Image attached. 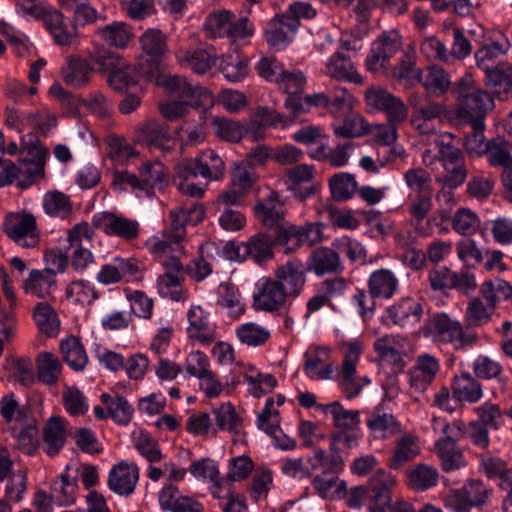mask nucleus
Listing matches in <instances>:
<instances>
[{
  "instance_id": "obj_1",
  "label": "nucleus",
  "mask_w": 512,
  "mask_h": 512,
  "mask_svg": "<svg viewBox=\"0 0 512 512\" xmlns=\"http://www.w3.org/2000/svg\"><path fill=\"white\" fill-rule=\"evenodd\" d=\"M226 173L225 163L212 149H206L194 158H187L175 167L173 182L184 195L204 196L209 182L221 181Z\"/></svg>"
},
{
  "instance_id": "obj_2",
  "label": "nucleus",
  "mask_w": 512,
  "mask_h": 512,
  "mask_svg": "<svg viewBox=\"0 0 512 512\" xmlns=\"http://www.w3.org/2000/svg\"><path fill=\"white\" fill-rule=\"evenodd\" d=\"M205 209L200 203H189L170 211V226L149 237L145 248L155 257L182 254L185 250L186 226L203 221Z\"/></svg>"
},
{
  "instance_id": "obj_3",
  "label": "nucleus",
  "mask_w": 512,
  "mask_h": 512,
  "mask_svg": "<svg viewBox=\"0 0 512 512\" xmlns=\"http://www.w3.org/2000/svg\"><path fill=\"white\" fill-rule=\"evenodd\" d=\"M452 95L457 102L453 110L455 119L460 123L482 125L485 112L492 105V98L476 85L471 75L463 76L454 84Z\"/></svg>"
},
{
  "instance_id": "obj_4",
  "label": "nucleus",
  "mask_w": 512,
  "mask_h": 512,
  "mask_svg": "<svg viewBox=\"0 0 512 512\" xmlns=\"http://www.w3.org/2000/svg\"><path fill=\"white\" fill-rule=\"evenodd\" d=\"M424 334L437 344L451 345L456 351H466L479 340L475 331L464 327L458 319L445 312L434 313L429 317Z\"/></svg>"
},
{
  "instance_id": "obj_5",
  "label": "nucleus",
  "mask_w": 512,
  "mask_h": 512,
  "mask_svg": "<svg viewBox=\"0 0 512 512\" xmlns=\"http://www.w3.org/2000/svg\"><path fill=\"white\" fill-rule=\"evenodd\" d=\"M308 462L313 470H322L312 480L318 495L324 499L339 498L346 489V483L339 478V473L344 468L341 454L327 455L323 449L318 448Z\"/></svg>"
},
{
  "instance_id": "obj_6",
  "label": "nucleus",
  "mask_w": 512,
  "mask_h": 512,
  "mask_svg": "<svg viewBox=\"0 0 512 512\" xmlns=\"http://www.w3.org/2000/svg\"><path fill=\"white\" fill-rule=\"evenodd\" d=\"M455 135L443 132L435 139L438 148L437 160L443 168V174L435 177L436 183H445L447 187L462 186L468 176L464 152L454 145Z\"/></svg>"
},
{
  "instance_id": "obj_7",
  "label": "nucleus",
  "mask_w": 512,
  "mask_h": 512,
  "mask_svg": "<svg viewBox=\"0 0 512 512\" xmlns=\"http://www.w3.org/2000/svg\"><path fill=\"white\" fill-rule=\"evenodd\" d=\"M141 54L137 60L138 72L147 80L159 73L160 63L168 53L167 36L160 29L149 28L139 38Z\"/></svg>"
},
{
  "instance_id": "obj_8",
  "label": "nucleus",
  "mask_w": 512,
  "mask_h": 512,
  "mask_svg": "<svg viewBox=\"0 0 512 512\" xmlns=\"http://www.w3.org/2000/svg\"><path fill=\"white\" fill-rule=\"evenodd\" d=\"M343 361L341 365L339 387L348 399L357 396L362 388L370 383L367 376L357 377L356 366L362 353V343L359 340H349L342 344Z\"/></svg>"
},
{
  "instance_id": "obj_9",
  "label": "nucleus",
  "mask_w": 512,
  "mask_h": 512,
  "mask_svg": "<svg viewBox=\"0 0 512 512\" xmlns=\"http://www.w3.org/2000/svg\"><path fill=\"white\" fill-rule=\"evenodd\" d=\"M2 231L22 248H34L40 242L36 218L30 213H8L2 222Z\"/></svg>"
},
{
  "instance_id": "obj_10",
  "label": "nucleus",
  "mask_w": 512,
  "mask_h": 512,
  "mask_svg": "<svg viewBox=\"0 0 512 512\" xmlns=\"http://www.w3.org/2000/svg\"><path fill=\"white\" fill-rule=\"evenodd\" d=\"M315 167L311 164H297L286 168L282 181L287 191L301 202L311 198L317 192L318 186L315 177Z\"/></svg>"
},
{
  "instance_id": "obj_11",
  "label": "nucleus",
  "mask_w": 512,
  "mask_h": 512,
  "mask_svg": "<svg viewBox=\"0 0 512 512\" xmlns=\"http://www.w3.org/2000/svg\"><path fill=\"white\" fill-rule=\"evenodd\" d=\"M440 369V360L436 356L429 353L418 355L414 364L406 372L410 391L424 394L435 382Z\"/></svg>"
},
{
  "instance_id": "obj_12",
  "label": "nucleus",
  "mask_w": 512,
  "mask_h": 512,
  "mask_svg": "<svg viewBox=\"0 0 512 512\" xmlns=\"http://www.w3.org/2000/svg\"><path fill=\"white\" fill-rule=\"evenodd\" d=\"M288 295L271 277L260 279L257 292L253 296V307L256 311L280 315L288 311L290 304Z\"/></svg>"
},
{
  "instance_id": "obj_13",
  "label": "nucleus",
  "mask_w": 512,
  "mask_h": 512,
  "mask_svg": "<svg viewBox=\"0 0 512 512\" xmlns=\"http://www.w3.org/2000/svg\"><path fill=\"white\" fill-rule=\"evenodd\" d=\"M396 486L397 479L390 471L383 468L376 470L367 485L369 512H388Z\"/></svg>"
},
{
  "instance_id": "obj_14",
  "label": "nucleus",
  "mask_w": 512,
  "mask_h": 512,
  "mask_svg": "<svg viewBox=\"0 0 512 512\" xmlns=\"http://www.w3.org/2000/svg\"><path fill=\"white\" fill-rule=\"evenodd\" d=\"M92 226L111 237L131 241L138 237L140 224L137 220L102 211L92 217Z\"/></svg>"
},
{
  "instance_id": "obj_15",
  "label": "nucleus",
  "mask_w": 512,
  "mask_h": 512,
  "mask_svg": "<svg viewBox=\"0 0 512 512\" xmlns=\"http://www.w3.org/2000/svg\"><path fill=\"white\" fill-rule=\"evenodd\" d=\"M271 279L290 299H296L304 290L307 281L306 269L300 260H288L275 269Z\"/></svg>"
},
{
  "instance_id": "obj_16",
  "label": "nucleus",
  "mask_w": 512,
  "mask_h": 512,
  "mask_svg": "<svg viewBox=\"0 0 512 512\" xmlns=\"http://www.w3.org/2000/svg\"><path fill=\"white\" fill-rule=\"evenodd\" d=\"M140 478V468L134 462L120 460L109 470L107 486L120 497H130L136 490Z\"/></svg>"
},
{
  "instance_id": "obj_17",
  "label": "nucleus",
  "mask_w": 512,
  "mask_h": 512,
  "mask_svg": "<svg viewBox=\"0 0 512 512\" xmlns=\"http://www.w3.org/2000/svg\"><path fill=\"white\" fill-rule=\"evenodd\" d=\"M162 85L172 97L190 103L194 108L212 104V94L206 88L193 85L185 77L168 76Z\"/></svg>"
},
{
  "instance_id": "obj_18",
  "label": "nucleus",
  "mask_w": 512,
  "mask_h": 512,
  "mask_svg": "<svg viewBox=\"0 0 512 512\" xmlns=\"http://www.w3.org/2000/svg\"><path fill=\"white\" fill-rule=\"evenodd\" d=\"M164 273L156 280V289L160 297L172 301L183 299V265L180 260L171 256L163 262Z\"/></svg>"
},
{
  "instance_id": "obj_19",
  "label": "nucleus",
  "mask_w": 512,
  "mask_h": 512,
  "mask_svg": "<svg viewBox=\"0 0 512 512\" xmlns=\"http://www.w3.org/2000/svg\"><path fill=\"white\" fill-rule=\"evenodd\" d=\"M31 159L24 158L17 165V186L26 189L42 180L45 176V159L48 152L38 144L28 148Z\"/></svg>"
},
{
  "instance_id": "obj_20",
  "label": "nucleus",
  "mask_w": 512,
  "mask_h": 512,
  "mask_svg": "<svg viewBox=\"0 0 512 512\" xmlns=\"http://www.w3.org/2000/svg\"><path fill=\"white\" fill-rule=\"evenodd\" d=\"M422 315L423 307L418 300L402 297L385 309L383 318L387 324L411 328L421 321Z\"/></svg>"
},
{
  "instance_id": "obj_21",
  "label": "nucleus",
  "mask_w": 512,
  "mask_h": 512,
  "mask_svg": "<svg viewBox=\"0 0 512 512\" xmlns=\"http://www.w3.org/2000/svg\"><path fill=\"white\" fill-rule=\"evenodd\" d=\"M140 140L150 151H160L163 154L169 153L175 148L176 142L171 137L168 126L157 120L149 119L137 127Z\"/></svg>"
},
{
  "instance_id": "obj_22",
  "label": "nucleus",
  "mask_w": 512,
  "mask_h": 512,
  "mask_svg": "<svg viewBox=\"0 0 512 512\" xmlns=\"http://www.w3.org/2000/svg\"><path fill=\"white\" fill-rule=\"evenodd\" d=\"M399 435L386 460V465L390 470L402 469L421 453L420 438L418 435L408 431H404Z\"/></svg>"
},
{
  "instance_id": "obj_23",
  "label": "nucleus",
  "mask_w": 512,
  "mask_h": 512,
  "mask_svg": "<svg viewBox=\"0 0 512 512\" xmlns=\"http://www.w3.org/2000/svg\"><path fill=\"white\" fill-rule=\"evenodd\" d=\"M407 343L406 337L399 334H389L377 338L373 347L383 362L392 365L398 370H403L407 365L405 359V346Z\"/></svg>"
},
{
  "instance_id": "obj_24",
  "label": "nucleus",
  "mask_w": 512,
  "mask_h": 512,
  "mask_svg": "<svg viewBox=\"0 0 512 512\" xmlns=\"http://www.w3.org/2000/svg\"><path fill=\"white\" fill-rule=\"evenodd\" d=\"M189 326L187 336L202 345H209L216 339L215 326L209 320V312L200 305H192L187 311Z\"/></svg>"
},
{
  "instance_id": "obj_25",
  "label": "nucleus",
  "mask_w": 512,
  "mask_h": 512,
  "mask_svg": "<svg viewBox=\"0 0 512 512\" xmlns=\"http://www.w3.org/2000/svg\"><path fill=\"white\" fill-rule=\"evenodd\" d=\"M117 57L115 55L107 54L97 59V64L100 65L103 70H111L108 77V83L115 91H123L138 82V77H143L137 70V63L134 67L125 66L115 68L117 65Z\"/></svg>"
},
{
  "instance_id": "obj_26",
  "label": "nucleus",
  "mask_w": 512,
  "mask_h": 512,
  "mask_svg": "<svg viewBox=\"0 0 512 512\" xmlns=\"http://www.w3.org/2000/svg\"><path fill=\"white\" fill-rule=\"evenodd\" d=\"M177 63L199 75L208 72L216 63V53L214 50L206 48H185L179 47L175 51Z\"/></svg>"
},
{
  "instance_id": "obj_27",
  "label": "nucleus",
  "mask_w": 512,
  "mask_h": 512,
  "mask_svg": "<svg viewBox=\"0 0 512 512\" xmlns=\"http://www.w3.org/2000/svg\"><path fill=\"white\" fill-rule=\"evenodd\" d=\"M306 264L308 271L318 277L326 274H338L344 269L336 249L326 246L315 248L308 256Z\"/></svg>"
},
{
  "instance_id": "obj_28",
  "label": "nucleus",
  "mask_w": 512,
  "mask_h": 512,
  "mask_svg": "<svg viewBox=\"0 0 512 512\" xmlns=\"http://www.w3.org/2000/svg\"><path fill=\"white\" fill-rule=\"evenodd\" d=\"M254 212L261 225L268 229L274 230L286 222L284 205L278 192L274 190L255 205Z\"/></svg>"
},
{
  "instance_id": "obj_29",
  "label": "nucleus",
  "mask_w": 512,
  "mask_h": 512,
  "mask_svg": "<svg viewBox=\"0 0 512 512\" xmlns=\"http://www.w3.org/2000/svg\"><path fill=\"white\" fill-rule=\"evenodd\" d=\"M94 73L91 63L81 57L66 58L61 67V78L64 83L73 88H83L89 85Z\"/></svg>"
},
{
  "instance_id": "obj_30",
  "label": "nucleus",
  "mask_w": 512,
  "mask_h": 512,
  "mask_svg": "<svg viewBox=\"0 0 512 512\" xmlns=\"http://www.w3.org/2000/svg\"><path fill=\"white\" fill-rule=\"evenodd\" d=\"M323 72L325 75L338 81L354 84L363 83V77L357 71L350 57L343 54L339 49L326 60Z\"/></svg>"
},
{
  "instance_id": "obj_31",
  "label": "nucleus",
  "mask_w": 512,
  "mask_h": 512,
  "mask_svg": "<svg viewBox=\"0 0 512 512\" xmlns=\"http://www.w3.org/2000/svg\"><path fill=\"white\" fill-rule=\"evenodd\" d=\"M366 424L375 439L386 440L402 433V425L398 419L380 406L371 412Z\"/></svg>"
},
{
  "instance_id": "obj_32",
  "label": "nucleus",
  "mask_w": 512,
  "mask_h": 512,
  "mask_svg": "<svg viewBox=\"0 0 512 512\" xmlns=\"http://www.w3.org/2000/svg\"><path fill=\"white\" fill-rule=\"evenodd\" d=\"M297 30L296 21L289 19L283 12L269 21L265 30V39L271 47L280 49L293 39Z\"/></svg>"
},
{
  "instance_id": "obj_33",
  "label": "nucleus",
  "mask_w": 512,
  "mask_h": 512,
  "mask_svg": "<svg viewBox=\"0 0 512 512\" xmlns=\"http://www.w3.org/2000/svg\"><path fill=\"white\" fill-rule=\"evenodd\" d=\"M67 439V420L62 416H50L43 427L45 453L54 457L59 454Z\"/></svg>"
},
{
  "instance_id": "obj_34",
  "label": "nucleus",
  "mask_w": 512,
  "mask_h": 512,
  "mask_svg": "<svg viewBox=\"0 0 512 512\" xmlns=\"http://www.w3.org/2000/svg\"><path fill=\"white\" fill-rule=\"evenodd\" d=\"M367 287L373 297L382 300L393 298L399 290V279L387 268H379L370 273Z\"/></svg>"
},
{
  "instance_id": "obj_35",
  "label": "nucleus",
  "mask_w": 512,
  "mask_h": 512,
  "mask_svg": "<svg viewBox=\"0 0 512 512\" xmlns=\"http://www.w3.org/2000/svg\"><path fill=\"white\" fill-rule=\"evenodd\" d=\"M452 396L463 403L475 404L483 397V386L479 379L469 372H463L452 379Z\"/></svg>"
},
{
  "instance_id": "obj_36",
  "label": "nucleus",
  "mask_w": 512,
  "mask_h": 512,
  "mask_svg": "<svg viewBox=\"0 0 512 512\" xmlns=\"http://www.w3.org/2000/svg\"><path fill=\"white\" fill-rule=\"evenodd\" d=\"M57 287L55 274L49 269H33L23 283L24 292L41 299H49Z\"/></svg>"
},
{
  "instance_id": "obj_37",
  "label": "nucleus",
  "mask_w": 512,
  "mask_h": 512,
  "mask_svg": "<svg viewBox=\"0 0 512 512\" xmlns=\"http://www.w3.org/2000/svg\"><path fill=\"white\" fill-rule=\"evenodd\" d=\"M438 482L439 472L437 468L426 463H418L405 473L407 487L417 493L436 487Z\"/></svg>"
},
{
  "instance_id": "obj_38",
  "label": "nucleus",
  "mask_w": 512,
  "mask_h": 512,
  "mask_svg": "<svg viewBox=\"0 0 512 512\" xmlns=\"http://www.w3.org/2000/svg\"><path fill=\"white\" fill-rule=\"evenodd\" d=\"M216 305L226 310L231 319H238L246 310V304L239 288L231 282H222L217 289Z\"/></svg>"
},
{
  "instance_id": "obj_39",
  "label": "nucleus",
  "mask_w": 512,
  "mask_h": 512,
  "mask_svg": "<svg viewBox=\"0 0 512 512\" xmlns=\"http://www.w3.org/2000/svg\"><path fill=\"white\" fill-rule=\"evenodd\" d=\"M59 349L63 361L70 369L82 372L88 364L89 358L79 337L70 334L61 339Z\"/></svg>"
},
{
  "instance_id": "obj_40",
  "label": "nucleus",
  "mask_w": 512,
  "mask_h": 512,
  "mask_svg": "<svg viewBox=\"0 0 512 512\" xmlns=\"http://www.w3.org/2000/svg\"><path fill=\"white\" fill-rule=\"evenodd\" d=\"M445 108L437 102H428L424 109L413 112L410 123L412 128L421 135H432L437 131L435 121L440 120Z\"/></svg>"
},
{
  "instance_id": "obj_41",
  "label": "nucleus",
  "mask_w": 512,
  "mask_h": 512,
  "mask_svg": "<svg viewBox=\"0 0 512 512\" xmlns=\"http://www.w3.org/2000/svg\"><path fill=\"white\" fill-rule=\"evenodd\" d=\"M44 25L53 36L55 42L62 46L71 45L77 33L76 27L66 21L64 15L58 11H49L44 18Z\"/></svg>"
},
{
  "instance_id": "obj_42",
  "label": "nucleus",
  "mask_w": 512,
  "mask_h": 512,
  "mask_svg": "<svg viewBox=\"0 0 512 512\" xmlns=\"http://www.w3.org/2000/svg\"><path fill=\"white\" fill-rule=\"evenodd\" d=\"M78 492V481L76 477H72L66 471L56 477L51 483L50 493L55 505L69 506L75 503Z\"/></svg>"
},
{
  "instance_id": "obj_43",
  "label": "nucleus",
  "mask_w": 512,
  "mask_h": 512,
  "mask_svg": "<svg viewBox=\"0 0 512 512\" xmlns=\"http://www.w3.org/2000/svg\"><path fill=\"white\" fill-rule=\"evenodd\" d=\"M100 400L108 410L109 417L116 424L127 426L132 421L134 408L124 396L102 393Z\"/></svg>"
},
{
  "instance_id": "obj_44",
  "label": "nucleus",
  "mask_w": 512,
  "mask_h": 512,
  "mask_svg": "<svg viewBox=\"0 0 512 512\" xmlns=\"http://www.w3.org/2000/svg\"><path fill=\"white\" fill-rule=\"evenodd\" d=\"M418 83L433 96H443L451 87L450 75L444 68L437 65H429L425 72H421Z\"/></svg>"
},
{
  "instance_id": "obj_45",
  "label": "nucleus",
  "mask_w": 512,
  "mask_h": 512,
  "mask_svg": "<svg viewBox=\"0 0 512 512\" xmlns=\"http://www.w3.org/2000/svg\"><path fill=\"white\" fill-rule=\"evenodd\" d=\"M139 174L145 188V196H150L155 188L162 189L168 181V169L158 160L145 161L139 169Z\"/></svg>"
},
{
  "instance_id": "obj_46",
  "label": "nucleus",
  "mask_w": 512,
  "mask_h": 512,
  "mask_svg": "<svg viewBox=\"0 0 512 512\" xmlns=\"http://www.w3.org/2000/svg\"><path fill=\"white\" fill-rule=\"evenodd\" d=\"M324 414L331 416L333 425L338 431L360 428V416L358 410H348L338 402L318 405Z\"/></svg>"
},
{
  "instance_id": "obj_47",
  "label": "nucleus",
  "mask_w": 512,
  "mask_h": 512,
  "mask_svg": "<svg viewBox=\"0 0 512 512\" xmlns=\"http://www.w3.org/2000/svg\"><path fill=\"white\" fill-rule=\"evenodd\" d=\"M482 147L490 166L500 168L512 166V143L510 141L503 137H496Z\"/></svg>"
},
{
  "instance_id": "obj_48",
  "label": "nucleus",
  "mask_w": 512,
  "mask_h": 512,
  "mask_svg": "<svg viewBox=\"0 0 512 512\" xmlns=\"http://www.w3.org/2000/svg\"><path fill=\"white\" fill-rule=\"evenodd\" d=\"M496 309L484 301L481 297H472L468 302L464 313L467 328L483 327L487 325Z\"/></svg>"
},
{
  "instance_id": "obj_49",
  "label": "nucleus",
  "mask_w": 512,
  "mask_h": 512,
  "mask_svg": "<svg viewBox=\"0 0 512 512\" xmlns=\"http://www.w3.org/2000/svg\"><path fill=\"white\" fill-rule=\"evenodd\" d=\"M36 368L38 380L49 386L57 383L62 372V364L58 357L47 351L37 355Z\"/></svg>"
},
{
  "instance_id": "obj_50",
  "label": "nucleus",
  "mask_w": 512,
  "mask_h": 512,
  "mask_svg": "<svg viewBox=\"0 0 512 512\" xmlns=\"http://www.w3.org/2000/svg\"><path fill=\"white\" fill-rule=\"evenodd\" d=\"M434 451L439 459L441 469L446 473L467 466V459L458 444L443 443L442 446H434Z\"/></svg>"
},
{
  "instance_id": "obj_51",
  "label": "nucleus",
  "mask_w": 512,
  "mask_h": 512,
  "mask_svg": "<svg viewBox=\"0 0 512 512\" xmlns=\"http://www.w3.org/2000/svg\"><path fill=\"white\" fill-rule=\"evenodd\" d=\"M329 189L335 201L344 202L353 198L357 193L358 183L355 175L348 172H338L329 179Z\"/></svg>"
},
{
  "instance_id": "obj_52",
  "label": "nucleus",
  "mask_w": 512,
  "mask_h": 512,
  "mask_svg": "<svg viewBox=\"0 0 512 512\" xmlns=\"http://www.w3.org/2000/svg\"><path fill=\"white\" fill-rule=\"evenodd\" d=\"M479 292L481 298L496 309L498 303L512 297V286L502 278H494L484 281Z\"/></svg>"
},
{
  "instance_id": "obj_53",
  "label": "nucleus",
  "mask_w": 512,
  "mask_h": 512,
  "mask_svg": "<svg viewBox=\"0 0 512 512\" xmlns=\"http://www.w3.org/2000/svg\"><path fill=\"white\" fill-rule=\"evenodd\" d=\"M432 428L434 432H440L441 437L434 442V446H442L443 443L458 444L464 437L465 424L462 420L446 421L441 417H433Z\"/></svg>"
},
{
  "instance_id": "obj_54",
  "label": "nucleus",
  "mask_w": 512,
  "mask_h": 512,
  "mask_svg": "<svg viewBox=\"0 0 512 512\" xmlns=\"http://www.w3.org/2000/svg\"><path fill=\"white\" fill-rule=\"evenodd\" d=\"M212 413L215 420L213 434H216L218 430L228 431L233 434L239 432L241 419L231 402L222 403L218 407L214 408Z\"/></svg>"
},
{
  "instance_id": "obj_55",
  "label": "nucleus",
  "mask_w": 512,
  "mask_h": 512,
  "mask_svg": "<svg viewBox=\"0 0 512 512\" xmlns=\"http://www.w3.org/2000/svg\"><path fill=\"white\" fill-rule=\"evenodd\" d=\"M234 13L229 10H218L210 13L203 24L204 31L211 38H228Z\"/></svg>"
},
{
  "instance_id": "obj_56",
  "label": "nucleus",
  "mask_w": 512,
  "mask_h": 512,
  "mask_svg": "<svg viewBox=\"0 0 512 512\" xmlns=\"http://www.w3.org/2000/svg\"><path fill=\"white\" fill-rule=\"evenodd\" d=\"M65 296L74 303L92 305L98 298L99 292L95 285L88 280L79 279L70 282L65 289Z\"/></svg>"
},
{
  "instance_id": "obj_57",
  "label": "nucleus",
  "mask_w": 512,
  "mask_h": 512,
  "mask_svg": "<svg viewBox=\"0 0 512 512\" xmlns=\"http://www.w3.org/2000/svg\"><path fill=\"white\" fill-rule=\"evenodd\" d=\"M43 209L51 217L65 219L73 210L71 199L60 191H48L43 197Z\"/></svg>"
},
{
  "instance_id": "obj_58",
  "label": "nucleus",
  "mask_w": 512,
  "mask_h": 512,
  "mask_svg": "<svg viewBox=\"0 0 512 512\" xmlns=\"http://www.w3.org/2000/svg\"><path fill=\"white\" fill-rule=\"evenodd\" d=\"M247 254L256 264H263L273 258V240L265 233H257L247 241Z\"/></svg>"
},
{
  "instance_id": "obj_59",
  "label": "nucleus",
  "mask_w": 512,
  "mask_h": 512,
  "mask_svg": "<svg viewBox=\"0 0 512 512\" xmlns=\"http://www.w3.org/2000/svg\"><path fill=\"white\" fill-rule=\"evenodd\" d=\"M220 70L233 83L242 81L248 75V59L237 53L222 56Z\"/></svg>"
},
{
  "instance_id": "obj_60",
  "label": "nucleus",
  "mask_w": 512,
  "mask_h": 512,
  "mask_svg": "<svg viewBox=\"0 0 512 512\" xmlns=\"http://www.w3.org/2000/svg\"><path fill=\"white\" fill-rule=\"evenodd\" d=\"M62 405L72 417L84 416L90 407L87 396L76 386H66L64 388Z\"/></svg>"
},
{
  "instance_id": "obj_61",
  "label": "nucleus",
  "mask_w": 512,
  "mask_h": 512,
  "mask_svg": "<svg viewBox=\"0 0 512 512\" xmlns=\"http://www.w3.org/2000/svg\"><path fill=\"white\" fill-rule=\"evenodd\" d=\"M481 220L476 212L469 208H459L451 218L454 232L462 236H472L480 229Z\"/></svg>"
},
{
  "instance_id": "obj_62",
  "label": "nucleus",
  "mask_w": 512,
  "mask_h": 512,
  "mask_svg": "<svg viewBox=\"0 0 512 512\" xmlns=\"http://www.w3.org/2000/svg\"><path fill=\"white\" fill-rule=\"evenodd\" d=\"M33 317L39 330L49 337H55L59 331V319L55 310L47 302L38 303Z\"/></svg>"
},
{
  "instance_id": "obj_63",
  "label": "nucleus",
  "mask_w": 512,
  "mask_h": 512,
  "mask_svg": "<svg viewBox=\"0 0 512 512\" xmlns=\"http://www.w3.org/2000/svg\"><path fill=\"white\" fill-rule=\"evenodd\" d=\"M134 448L150 464L160 462L163 459L159 442L147 430H140L135 435Z\"/></svg>"
},
{
  "instance_id": "obj_64",
  "label": "nucleus",
  "mask_w": 512,
  "mask_h": 512,
  "mask_svg": "<svg viewBox=\"0 0 512 512\" xmlns=\"http://www.w3.org/2000/svg\"><path fill=\"white\" fill-rule=\"evenodd\" d=\"M274 230L273 244L282 247L286 254L295 252L302 246L298 226L286 221Z\"/></svg>"
}]
</instances>
